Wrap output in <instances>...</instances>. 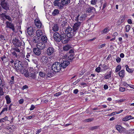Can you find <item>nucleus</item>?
<instances>
[{"instance_id": "nucleus-33", "label": "nucleus", "mask_w": 134, "mask_h": 134, "mask_svg": "<svg viewBox=\"0 0 134 134\" xmlns=\"http://www.w3.org/2000/svg\"><path fill=\"white\" fill-rule=\"evenodd\" d=\"M12 49L14 51H15L16 52H17V53H19L20 52L19 49L17 47L13 48Z\"/></svg>"}, {"instance_id": "nucleus-42", "label": "nucleus", "mask_w": 134, "mask_h": 134, "mask_svg": "<svg viewBox=\"0 0 134 134\" xmlns=\"http://www.w3.org/2000/svg\"><path fill=\"white\" fill-rule=\"evenodd\" d=\"M97 1V0H92L91 1V4L92 5H95L96 4Z\"/></svg>"}, {"instance_id": "nucleus-55", "label": "nucleus", "mask_w": 134, "mask_h": 134, "mask_svg": "<svg viewBox=\"0 0 134 134\" xmlns=\"http://www.w3.org/2000/svg\"><path fill=\"white\" fill-rule=\"evenodd\" d=\"M97 128H98V127L97 126L91 127L90 128V129L91 130H93L94 129H96Z\"/></svg>"}, {"instance_id": "nucleus-43", "label": "nucleus", "mask_w": 134, "mask_h": 134, "mask_svg": "<svg viewBox=\"0 0 134 134\" xmlns=\"http://www.w3.org/2000/svg\"><path fill=\"white\" fill-rule=\"evenodd\" d=\"M130 29V26L129 25H127L126 27V31L128 32Z\"/></svg>"}, {"instance_id": "nucleus-52", "label": "nucleus", "mask_w": 134, "mask_h": 134, "mask_svg": "<svg viewBox=\"0 0 134 134\" xmlns=\"http://www.w3.org/2000/svg\"><path fill=\"white\" fill-rule=\"evenodd\" d=\"M121 59L119 57H118L116 59V60L117 63H119L120 62Z\"/></svg>"}, {"instance_id": "nucleus-8", "label": "nucleus", "mask_w": 134, "mask_h": 134, "mask_svg": "<svg viewBox=\"0 0 134 134\" xmlns=\"http://www.w3.org/2000/svg\"><path fill=\"white\" fill-rule=\"evenodd\" d=\"M81 24L80 22L77 21V22L74 24L73 26V29L75 33H76L77 30H78L79 29L80 27Z\"/></svg>"}, {"instance_id": "nucleus-13", "label": "nucleus", "mask_w": 134, "mask_h": 134, "mask_svg": "<svg viewBox=\"0 0 134 134\" xmlns=\"http://www.w3.org/2000/svg\"><path fill=\"white\" fill-rule=\"evenodd\" d=\"M6 27L11 29L13 31H14L15 30L13 24L11 23L8 21L6 22Z\"/></svg>"}, {"instance_id": "nucleus-16", "label": "nucleus", "mask_w": 134, "mask_h": 134, "mask_svg": "<svg viewBox=\"0 0 134 134\" xmlns=\"http://www.w3.org/2000/svg\"><path fill=\"white\" fill-rule=\"evenodd\" d=\"M27 33L30 36H32L34 34L33 29L32 27L27 28Z\"/></svg>"}, {"instance_id": "nucleus-20", "label": "nucleus", "mask_w": 134, "mask_h": 134, "mask_svg": "<svg viewBox=\"0 0 134 134\" xmlns=\"http://www.w3.org/2000/svg\"><path fill=\"white\" fill-rule=\"evenodd\" d=\"M1 5L3 8L5 10H7L9 9V5L5 2L1 3Z\"/></svg>"}, {"instance_id": "nucleus-32", "label": "nucleus", "mask_w": 134, "mask_h": 134, "mask_svg": "<svg viewBox=\"0 0 134 134\" xmlns=\"http://www.w3.org/2000/svg\"><path fill=\"white\" fill-rule=\"evenodd\" d=\"M59 11L58 9H55L52 13L53 15H55L59 13Z\"/></svg>"}, {"instance_id": "nucleus-1", "label": "nucleus", "mask_w": 134, "mask_h": 134, "mask_svg": "<svg viewBox=\"0 0 134 134\" xmlns=\"http://www.w3.org/2000/svg\"><path fill=\"white\" fill-rule=\"evenodd\" d=\"M67 56L63 54L60 55V61L62 68L64 69L66 68L69 64V62L67 60Z\"/></svg>"}, {"instance_id": "nucleus-11", "label": "nucleus", "mask_w": 134, "mask_h": 134, "mask_svg": "<svg viewBox=\"0 0 134 134\" xmlns=\"http://www.w3.org/2000/svg\"><path fill=\"white\" fill-rule=\"evenodd\" d=\"M38 43L36 45L37 47L41 50L43 49L45 47V43L41 42H37Z\"/></svg>"}, {"instance_id": "nucleus-58", "label": "nucleus", "mask_w": 134, "mask_h": 134, "mask_svg": "<svg viewBox=\"0 0 134 134\" xmlns=\"http://www.w3.org/2000/svg\"><path fill=\"white\" fill-rule=\"evenodd\" d=\"M33 62L36 65V67H37V65H38V62L36 60H33Z\"/></svg>"}, {"instance_id": "nucleus-50", "label": "nucleus", "mask_w": 134, "mask_h": 134, "mask_svg": "<svg viewBox=\"0 0 134 134\" xmlns=\"http://www.w3.org/2000/svg\"><path fill=\"white\" fill-rule=\"evenodd\" d=\"M100 68L99 66L97 68L95 69L96 71L98 72H99L100 71Z\"/></svg>"}, {"instance_id": "nucleus-2", "label": "nucleus", "mask_w": 134, "mask_h": 134, "mask_svg": "<svg viewBox=\"0 0 134 134\" xmlns=\"http://www.w3.org/2000/svg\"><path fill=\"white\" fill-rule=\"evenodd\" d=\"M14 66L16 70L20 71L22 74H25V72L26 70L24 69L21 62L18 60L15 62Z\"/></svg>"}, {"instance_id": "nucleus-39", "label": "nucleus", "mask_w": 134, "mask_h": 134, "mask_svg": "<svg viewBox=\"0 0 134 134\" xmlns=\"http://www.w3.org/2000/svg\"><path fill=\"white\" fill-rule=\"evenodd\" d=\"M14 76H12L11 77V80L10 81L9 83L11 84H13L14 83Z\"/></svg>"}, {"instance_id": "nucleus-44", "label": "nucleus", "mask_w": 134, "mask_h": 134, "mask_svg": "<svg viewBox=\"0 0 134 134\" xmlns=\"http://www.w3.org/2000/svg\"><path fill=\"white\" fill-rule=\"evenodd\" d=\"M4 92L3 91V88L1 87H0V95L2 96L4 94Z\"/></svg>"}, {"instance_id": "nucleus-7", "label": "nucleus", "mask_w": 134, "mask_h": 134, "mask_svg": "<svg viewBox=\"0 0 134 134\" xmlns=\"http://www.w3.org/2000/svg\"><path fill=\"white\" fill-rule=\"evenodd\" d=\"M53 37L54 40L56 42H60L62 40V37L60 34L57 32L54 33Z\"/></svg>"}, {"instance_id": "nucleus-23", "label": "nucleus", "mask_w": 134, "mask_h": 134, "mask_svg": "<svg viewBox=\"0 0 134 134\" xmlns=\"http://www.w3.org/2000/svg\"><path fill=\"white\" fill-rule=\"evenodd\" d=\"M59 26L57 24L54 25L52 27V30L54 31H57L59 30Z\"/></svg>"}, {"instance_id": "nucleus-19", "label": "nucleus", "mask_w": 134, "mask_h": 134, "mask_svg": "<svg viewBox=\"0 0 134 134\" xmlns=\"http://www.w3.org/2000/svg\"><path fill=\"white\" fill-rule=\"evenodd\" d=\"M25 76L26 77H28L29 76L31 77L33 79L35 80L36 78V77L35 74L34 73H31L29 74V73H27L26 71L25 72Z\"/></svg>"}, {"instance_id": "nucleus-63", "label": "nucleus", "mask_w": 134, "mask_h": 134, "mask_svg": "<svg viewBox=\"0 0 134 134\" xmlns=\"http://www.w3.org/2000/svg\"><path fill=\"white\" fill-rule=\"evenodd\" d=\"M78 92V90L77 89H76L74 90L73 93L74 94H76Z\"/></svg>"}, {"instance_id": "nucleus-3", "label": "nucleus", "mask_w": 134, "mask_h": 134, "mask_svg": "<svg viewBox=\"0 0 134 134\" xmlns=\"http://www.w3.org/2000/svg\"><path fill=\"white\" fill-rule=\"evenodd\" d=\"M62 65L60 63L58 62L54 63L52 66V70L55 72H59L61 70Z\"/></svg>"}, {"instance_id": "nucleus-53", "label": "nucleus", "mask_w": 134, "mask_h": 134, "mask_svg": "<svg viewBox=\"0 0 134 134\" xmlns=\"http://www.w3.org/2000/svg\"><path fill=\"white\" fill-rule=\"evenodd\" d=\"M35 108V107L33 105H32L31 106V107L30 109V110H33Z\"/></svg>"}, {"instance_id": "nucleus-4", "label": "nucleus", "mask_w": 134, "mask_h": 134, "mask_svg": "<svg viewBox=\"0 0 134 134\" xmlns=\"http://www.w3.org/2000/svg\"><path fill=\"white\" fill-rule=\"evenodd\" d=\"M32 40L33 42L35 43L39 42L46 43L47 41V38L46 36L43 35L42 37H34L33 38Z\"/></svg>"}, {"instance_id": "nucleus-12", "label": "nucleus", "mask_w": 134, "mask_h": 134, "mask_svg": "<svg viewBox=\"0 0 134 134\" xmlns=\"http://www.w3.org/2000/svg\"><path fill=\"white\" fill-rule=\"evenodd\" d=\"M58 0H55L53 3V5L55 6H57L60 9H62V2H59Z\"/></svg>"}, {"instance_id": "nucleus-49", "label": "nucleus", "mask_w": 134, "mask_h": 134, "mask_svg": "<svg viewBox=\"0 0 134 134\" xmlns=\"http://www.w3.org/2000/svg\"><path fill=\"white\" fill-rule=\"evenodd\" d=\"M119 90L120 91L123 92L125 91V88L124 87H121L120 88Z\"/></svg>"}, {"instance_id": "nucleus-17", "label": "nucleus", "mask_w": 134, "mask_h": 134, "mask_svg": "<svg viewBox=\"0 0 134 134\" xmlns=\"http://www.w3.org/2000/svg\"><path fill=\"white\" fill-rule=\"evenodd\" d=\"M54 52V49L52 47H50L47 49V53L48 55H50L53 53Z\"/></svg>"}, {"instance_id": "nucleus-21", "label": "nucleus", "mask_w": 134, "mask_h": 134, "mask_svg": "<svg viewBox=\"0 0 134 134\" xmlns=\"http://www.w3.org/2000/svg\"><path fill=\"white\" fill-rule=\"evenodd\" d=\"M61 2L63 8L64 6L70 3V0H62Z\"/></svg>"}, {"instance_id": "nucleus-29", "label": "nucleus", "mask_w": 134, "mask_h": 134, "mask_svg": "<svg viewBox=\"0 0 134 134\" xmlns=\"http://www.w3.org/2000/svg\"><path fill=\"white\" fill-rule=\"evenodd\" d=\"M39 75L42 78H45L46 77V74L43 71H40L39 73Z\"/></svg>"}, {"instance_id": "nucleus-37", "label": "nucleus", "mask_w": 134, "mask_h": 134, "mask_svg": "<svg viewBox=\"0 0 134 134\" xmlns=\"http://www.w3.org/2000/svg\"><path fill=\"white\" fill-rule=\"evenodd\" d=\"M121 69V66L120 65H118L116 68L115 71L116 72H118L120 71Z\"/></svg>"}, {"instance_id": "nucleus-64", "label": "nucleus", "mask_w": 134, "mask_h": 134, "mask_svg": "<svg viewBox=\"0 0 134 134\" xmlns=\"http://www.w3.org/2000/svg\"><path fill=\"white\" fill-rule=\"evenodd\" d=\"M118 35V33L116 32H115L113 34V35H112V36L113 37L116 36H117Z\"/></svg>"}, {"instance_id": "nucleus-30", "label": "nucleus", "mask_w": 134, "mask_h": 134, "mask_svg": "<svg viewBox=\"0 0 134 134\" xmlns=\"http://www.w3.org/2000/svg\"><path fill=\"white\" fill-rule=\"evenodd\" d=\"M126 70L129 72L130 73H131L133 72V70L131 69H130L129 68V66L126 65L125 66Z\"/></svg>"}, {"instance_id": "nucleus-10", "label": "nucleus", "mask_w": 134, "mask_h": 134, "mask_svg": "<svg viewBox=\"0 0 134 134\" xmlns=\"http://www.w3.org/2000/svg\"><path fill=\"white\" fill-rule=\"evenodd\" d=\"M86 15L84 14L81 15L79 17V15L77 16L75 20L76 21H79V20L80 21H83L85 19Z\"/></svg>"}, {"instance_id": "nucleus-60", "label": "nucleus", "mask_w": 134, "mask_h": 134, "mask_svg": "<svg viewBox=\"0 0 134 134\" xmlns=\"http://www.w3.org/2000/svg\"><path fill=\"white\" fill-rule=\"evenodd\" d=\"M61 94V93L60 92H59L57 93H56L55 94L54 96H59Z\"/></svg>"}, {"instance_id": "nucleus-61", "label": "nucleus", "mask_w": 134, "mask_h": 134, "mask_svg": "<svg viewBox=\"0 0 134 134\" xmlns=\"http://www.w3.org/2000/svg\"><path fill=\"white\" fill-rule=\"evenodd\" d=\"M41 131V129H40L38 130L36 132V134H39Z\"/></svg>"}, {"instance_id": "nucleus-26", "label": "nucleus", "mask_w": 134, "mask_h": 134, "mask_svg": "<svg viewBox=\"0 0 134 134\" xmlns=\"http://www.w3.org/2000/svg\"><path fill=\"white\" fill-rule=\"evenodd\" d=\"M41 60H42L43 63L46 64L48 62V59L47 57L44 56L42 57Z\"/></svg>"}, {"instance_id": "nucleus-40", "label": "nucleus", "mask_w": 134, "mask_h": 134, "mask_svg": "<svg viewBox=\"0 0 134 134\" xmlns=\"http://www.w3.org/2000/svg\"><path fill=\"white\" fill-rule=\"evenodd\" d=\"M120 127H121V126H120V125H116L115 126V128L119 132H120L121 131V128Z\"/></svg>"}, {"instance_id": "nucleus-25", "label": "nucleus", "mask_w": 134, "mask_h": 134, "mask_svg": "<svg viewBox=\"0 0 134 134\" xmlns=\"http://www.w3.org/2000/svg\"><path fill=\"white\" fill-rule=\"evenodd\" d=\"M66 36H63V37L62 36V42L64 43H67L68 42V38H66Z\"/></svg>"}, {"instance_id": "nucleus-41", "label": "nucleus", "mask_w": 134, "mask_h": 134, "mask_svg": "<svg viewBox=\"0 0 134 134\" xmlns=\"http://www.w3.org/2000/svg\"><path fill=\"white\" fill-rule=\"evenodd\" d=\"M74 54H70L68 57V59L70 60H72L73 58Z\"/></svg>"}, {"instance_id": "nucleus-56", "label": "nucleus", "mask_w": 134, "mask_h": 134, "mask_svg": "<svg viewBox=\"0 0 134 134\" xmlns=\"http://www.w3.org/2000/svg\"><path fill=\"white\" fill-rule=\"evenodd\" d=\"M105 44H101L99 46L98 48L99 49H100L104 47L105 46Z\"/></svg>"}, {"instance_id": "nucleus-57", "label": "nucleus", "mask_w": 134, "mask_h": 134, "mask_svg": "<svg viewBox=\"0 0 134 134\" xmlns=\"http://www.w3.org/2000/svg\"><path fill=\"white\" fill-rule=\"evenodd\" d=\"M123 85L124 86L126 87H128L129 86V84H127L126 82H123Z\"/></svg>"}, {"instance_id": "nucleus-14", "label": "nucleus", "mask_w": 134, "mask_h": 134, "mask_svg": "<svg viewBox=\"0 0 134 134\" xmlns=\"http://www.w3.org/2000/svg\"><path fill=\"white\" fill-rule=\"evenodd\" d=\"M41 49L38 48L37 47V48H34L33 49V52L35 55L39 56L41 54Z\"/></svg>"}, {"instance_id": "nucleus-38", "label": "nucleus", "mask_w": 134, "mask_h": 134, "mask_svg": "<svg viewBox=\"0 0 134 134\" xmlns=\"http://www.w3.org/2000/svg\"><path fill=\"white\" fill-rule=\"evenodd\" d=\"M8 118L7 116H5L4 118L1 119V122H4L6 121H8Z\"/></svg>"}, {"instance_id": "nucleus-59", "label": "nucleus", "mask_w": 134, "mask_h": 134, "mask_svg": "<svg viewBox=\"0 0 134 134\" xmlns=\"http://www.w3.org/2000/svg\"><path fill=\"white\" fill-rule=\"evenodd\" d=\"M28 86L27 85H25L24 86H23L22 87V90H24L25 89L28 88Z\"/></svg>"}, {"instance_id": "nucleus-28", "label": "nucleus", "mask_w": 134, "mask_h": 134, "mask_svg": "<svg viewBox=\"0 0 134 134\" xmlns=\"http://www.w3.org/2000/svg\"><path fill=\"white\" fill-rule=\"evenodd\" d=\"M53 75V74L51 72H48L46 74V77L47 79H49L51 77H52Z\"/></svg>"}, {"instance_id": "nucleus-24", "label": "nucleus", "mask_w": 134, "mask_h": 134, "mask_svg": "<svg viewBox=\"0 0 134 134\" xmlns=\"http://www.w3.org/2000/svg\"><path fill=\"white\" fill-rule=\"evenodd\" d=\"M7 104H9L11 102V99L8 95H7L5 97Z\"/></svg>"}, {"instance_id": "nucleus-35", "label": "nucleus", "mask_w": 134, "mask_h": 134, "mask_svg": "<svg viewBox=\"0 0 134 134\" xmlns=\"http://www.w3.org/2000/svg\"><path fill=\"white\" fill-rule=\"evenodd\" d=\"M111 76V72L110 71L109 74L106 75L105 76L104 78L105 79H108Z\"/></svg>"}, {"instance_id": "nucleus-46", "label": "nucleus", "mask_w": 134, "mask_h": 134, "mask_svg": "<svg viewBox=\"0 0 134 134\" xmlns=\"http://www.w3.org/2000/svg\"><path fill=\"white\" fill-rule=\"evenodd\" d=\"M67 22H66L63 21L62 22V23L61 24V26L62 27H64L66 25Z\"/></svg>"}, {"instance_id": "nucleus-5", "label": "nucleus", "mask_w": 134, "mask_h": 134, "mask_svg": "<svg viewBox=\"0 0 134 134\" xmlns=\"http://www.w3.org/2000/svg\"><path fill=\"white\" fill-rule=\"evenodd\" d=\"M65 33L66 35L69 38L72 37L76 34L75 31L69 26L66 29Z\"/></svg>"}, {"instance_id": "nucleus-34", "label": "nucleus", "mask_w": 134, "mask_h": 134, "mask_svg": "<svg viewBox=\"0 0 134 134\" xmlns=\"http://www.w3.org/2000/svg\"><path fill=\"white\" fill-rule=\"evenodd\" d=\"M12 53L13 55L16 58H17L19 55L18 54L19 53H17L14 51L12 52Z\"/></svg>"}, {"instance_id": "nucleus-51", "label": "nucleus", "mask_w": 134, "mask_h": 134, "mask_svg": "<svg viewBox=\"0 0 134 134\" xmlns=\"http://www.w3.org/2000/svg\"><path fill=\"white\" fill-rule=\"evenodd\" d=\"M8 110V108L7 107L6 108H5L3 109L1 111L0 114L2 113L3 112L5 111H6L7 110Z\"/></svg>"}, {"instance_id": "nucleus-45", "label": "nucleus", "mask_w": 134, "mask_h": 134, "mask_svg": "<svg viewBox=\"0 0 134 134\" xmlns=\"http://www.w3.org/2000/svg\"><path fill=\"white\" fill-rule=\"evenodd\" d=\"M4 15V17L6 19L8 20L9 21L11 20V18L9 16L5 15Z\"/></svg>"}, {"instance_id": "nucleus-15", "label": "nucleus", "mask_w": 134, "mask_h": 134, "mask_svg": "<svg viewBox=\"0 0 134 134\" xmlns=\"http://www.w3.org/2000/svg\"><path fill=\"white\" fill-rule=\"evenodd\" d=\"M95 11V9L94 7L90 6H88L87 8H86V12L90 13L91 12H93Z\"/></svg>"}, {"instance_id": "nucleus-18", "label": "nucleus", "mask_w": 134, "mask_h": 134, "mask_svg": "<svg viewBox=\"0 0 134 134\" xmlns=\"http://www.w3.org/2000/svg\"><path fill=\"white\" fill-rule=\"evenodd\" d=\"M36 34L37 36V37H42L44 35V33L41 30L38 29L36 31Z\"/></svg>"}, {"instance_id": "nucleus-31", "label": "nucleus", "mask_w": 134, "mask_h": 134, "mask_svg": "<svg viewBox=\"0 0 134 134\" xmlns=\"http://www.w3.org/2000/svg\"><path fill=\"white\" fill-rule=\"evenodd\" d=\"M71 48V46L69 45H66L63 47V49L64 51H67Z\"/></svg>"}, {"instance_id": "nucleus-27", "label": "nucleus", "mask_w": 134, "mask_h": 134, "mask_svg": "<svg viewBox=\"0 0 134 134\" xmlns=\"http://www.w3.org/2000/svg\"><path fill=\"white\" fill-rule=\"evenodd\" d=\"M125 71L124 70H121L119 72V76L122 77H123L125 75Z\"/></svg>"}, {"instance_id": "nucleus-36", "label": "nucleus", "mask_w": 134, "mask_h": 134, "mask_svg": "<svg viewBox=\"0 0 134 134\" xmlns=\"http://www.w3.org/2000/svg\"><path fill=\"white\" fill-rule=\"evenodd\" d=\"M109 30L107 27H106L104 28L103 31H102V34L107 33L109 31Z\"/></svg>"}, {"instance_id": "nucleus-22", "label": "nucleus", "mask_w": 134, "mask_h": 134, "mask_svg": "<svg viewBox=\"0 0 134 134\" xmlns=\"http://www.w3.org/2000/svg\"><path fill=\"white\" fill-rule=\"evenodd\" d=\"M133 118L131 115L126 116L122 119V121H127L131 119H133Z\"/></svg>"}, {"instance_id": "nucleus-6", "label": "nucleus", "mask_w": 134, "mask_h": 134, "mask_svg": "<svg viewBox=\"0 0 134 134\" xmlns=\"http://www.w3.org/2000/svg\"><path fill=\"white\" fill-rule=\"evenodd\" d=\"M13 43L15 47H20L22 44H24L23 42L21 41L16 38H15L13 39Z\"/></svg>"}, {"instance_id": "nucleus-48", "label": "nucleus", "mask_w": 134, "mask_h": 134, "mask_svg": "<svg viewBox=\"0 0 134 134\" xmlns=\"http://www.w3.org/2000/svg\"><path fill=\"white\" fill-rule=\"evenodd\" d=\"M93 120V119L92 118H90L85 120V122H88L91 121Z\"/></svg>"}, {"instance_id": "nucleus-62", "label": "nucleus", "mask_w": 134, "mask_h": 134, "mask_svg": "<svg viewBox=\"0 0 134 134\" xmlns=\"http://www.w3.org/2000/svg\"><path fill=\"white\" fill-rule=\"evenodd\" d=\"M19 102L20 104L23 103L24 102V100L23 99H20L19 101Z\"/></svg>"}, {"instance_id": "nucleus-54", "label": "nucleus", "mask_w": 134, "mask_h": 134, "mask_svg": "<svg viewBox=\"0 0 134 134\" xmlns=\"http://www.w3.org/2000/svg\"><path fill=\"white\" fill-rule=\"evenodd\" d=\"M125 100H126V99H124V98L121 99H120V100H118V103H119L121 102H124V101H125Z\"/></svg>"}, {"instance_id": "nucleus-9", "label": "nucleus", "mask_w": 134, "mask_h": 134, "mask_svg": "<svg viewBox=\"0 0 134 134\" xmlns=\"http://www.w3.org/2000/svg\"><path fill=\"white\" fill-rule=\"evenodd\" d=\"M35 25L37 28L40 29L42 26V24L38 18H36L34 20Z\"/></svg>"}, {"instance_id": "nucleus-47", "label": "nucleus", "mask_w": 134, "mask_h": 134, "mask_svg": "<svg viewBox=\"0 0 134 134\" xmlns=\"http://www.w3.org/2000/svg\"><path fill=\"white\" fill-rule=\"evenodd\" d=\"M0 38H1V40L2 41L5 40L4 36L3 35H0Z\"/></svg>"}]
</instances>
